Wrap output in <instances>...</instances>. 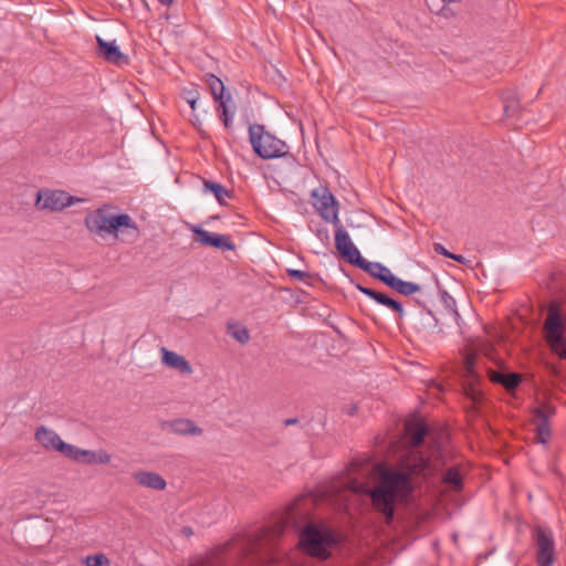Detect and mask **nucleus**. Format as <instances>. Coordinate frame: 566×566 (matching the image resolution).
<instances>
[{"mask_svg":"<svg viewBox=\"0 0 566 566\" xmlns=\"http://www.w3.org/2000/svg\"><path fill=\"white\" fill-rule=\"evenodd\" d=\"M346 488L354 493L368 494L375 510L385 516L386 523H390L397 500L406 496L411 490L410 473L381 469L378 483L374 488L354 478L347 482Z\"/></svg>","mask_w":566,"mask_h":566,"instance_id":"f257e3e1","label":"nucleus"},{"mask_svg":"<svg viewBox=\"0 0 566 566\" xmlns=\"http://www.w3.org/2000/svg\"><path fill=\"white\" fill-rule=\"evenodd\" d=\"M86 229L94 235L106 238L113 235L118 238L119 232L138 237L137 223L127 213H114L111 206H103L88 211L84 219Z\"/></svg>","mask_w":566,"mask_h":566,"instance_id":"f03ea898","label":"nucleus"},{"mask_svg":"<svg viewBox=\"0 0 566 566\" xmlns=\"http://www.w3.org/2000/svg\"><path fill=\"white\" fill-rule=\"evenodd\" d=\"M544 337L552 352L566 359V308L557 301L547 305Z\"/></svg>","mask_w":566,"mask_h":566,"instance_id":"7ed1b4c3","label":"nucleus"},{"mask_svg":"<svg viewBox=\"0 0 566 566\" xmlns=\"http://www.w3.org/2000/svg\"><path fill=\"white\" fill-rule=\"evenodd\" d=\"M249 138L254 153L263 159L280 158L287 154L286 144L265 132L262 125H250Z\"/></svg>","mask_w":566,"mask_h":566,"instance_id":"20e7f679","label":"nucleus"},{"mask_svg":"<svg viewBox=\"0 0 566 566\" xmlns=\"http://www.w3.org/2000/svg\"><path fill=\"white\" fill-rule=\"evenodd\" d=\"M335 537L329 530L307 524L300 535V544L307 554L325 559L329 556V548L335 544Z\"/></svg>","mask_w":566,"mask_h":566,"instance_id":"39448f33","label":"nucleus"},{"mask_svg":"<svg viewBox=\"0 0 566 566\" xmlns=\"http://www.w3.org/2000/svg\"><path fill=\"white\" fill-rule=\"evenodd\" d=\"M85 199L72 196L64 190L41 189L36 193L35 207L39 210L61 211L70 206L83 202Z\"/></svg>","mask_w":566,"mask_h":566,"instance_id":"423d86ee","label":"nucleus"},{"mask_svg":"<svg viewBox=\"0 0 566 566\" xmlns=\"http://www.w3.org/2000/svg\"><path fill=\"white\" fill-rule=\"evenodd\" d=\"M311 196L313 206L321 218L333 226H338L340 221L338 217L339 203L331 190L327 187L319 186L312 190Z\"/></svg>","mask_w":566,"mask_h":566,"instance_id":"0eeeda50","label":"nucleus"},{"mask_svg":"<svg viewBox=\"0 0 566 566\" xmlns=\"http://www.w3.org/2000/svg\"><path fill=\"white\" fill-rule=\"evenodd\" d=\"M534 539L537 547V565L553 566L555 562V542L552 532L543 526H537L534 531Z\"/></svg>","mask_w":566,"mask_h":566,"instance_id":"6e6552de","label":"nucleus"},{"mask_svg":"<svg viewBox=\"0 0 566 566\" xmlns=\"http://www.w3.org/2000/svg\"><path fill=\"white\" fill-rule=\"evenodd\" d=\"M336 228L335 231V247L340 255L350 264L356 265L358 261L361 259L359 250L353 243L349 234L343 228L339 222L338 226H334Z\"/></svg>","mask_w":566,"mask_h":566,"instance_id":"1a4fd4ad","label":"nucleus"},{"mask_svg":"<svg viewBox=\"0 0 566 566\" xmlns=\"http://www.w3.org/2000/svg\"><path fill=\"white\" fill-rule=\"evenodd\" d=\"M66 458L84 464H108L112 455L104 449L86 450L71 444Z\"/></svg>","mask_w":566,"mask_h":566,"instance_id":"9d476101","label":"nucleus"},{"mask_svg":"<svg viewBox=\"0 0 566 566\" xmlns=\"http://www.w3.org/2000/svg\"><path fill=\"white\" fill-rule=\"evenodd\" d=\"M34 439L46 450L57 451L64 457L67 455L71 444L64 442L61 437L45 426L36 428Z\"/></svg>","mask_w":566,"mask_h":566,"instance_id":"9b49d317","label":"nucleus"},{"mask_svg":"<svg viewBox=\"0 0 566 566\" xmlns=\"http://www.w3.org/2000/svg\"><path fill=\"white\" fill-rule=\"evenodd\" d=\"M97 43V54L103 57L106 62L115 64L117 66L127 65L129 59L126 54H124L116 41H105L102 36L96 35Z\"/></svg>","mask_w":566,"mask_h":566,"instance_id":"f8f14e48","label":"nucleus"},{"mask_svg":"<svg viewBox=\"0 0 566 566\" xmlns=\"http://www.w3.org/2000/svg\"><path fill=\"white\" fill-rule=\"evenodd\" d=\"M555 415V407L543 403L533 410L538 441L545 443L551 437L549 418Z\"/></svg>","mask_w":566,"mask_h":566,"instance_id":"ddd939ff","label":"nucleus"},{"mask_svg":"<svg viewBox=\"0 0 566 566\" xmlns=\"http://www.w3.org/2000/svg\"><path fill=\"white\" fill-rule=\"evenodd\" d=\"M193 232L197 237V241L202 245L227 251H232L235 248L230 237L227 234L212 233L199 227H195Z\"/></svg>","mask_w":566,"mask_h":566,"instance_id":"4468645a","label":"nucleus"},{"mask_svg":"<svg viewBox=\"0 0 566 566\" xmlns=\"http://www.w3.org/2000/svg\"><path fill=\"white\" fill-rule=\"evenodd\" d=\"M161 428L179 436H201L203 430L190 419H175L163 423Z\"/></svg>","mask_w":566,"mask_h":566,"instance_id":"2eb2a0df","label":"nucleus"},{"mask_svg":"<svg viewBox=\"0 0 566 566\" xmlns=\"http://www.w3.org/2000/svg\"><path fill=\"white\" fill-rule=\"evenodd\" d=\"M133 479L138 485L156 491H163L167 486L166 480L160 474L151 471H136L133 473Z\"/></svg>","mask_w":566,"mask_h":566,"instance_id":"dca6fc26","label":"nucleus"},{"mask_svg":"<svg viewBox=\"0 0 566 566\" xmlns=\"http://www.w3.org/2000/svg\"><path fill=\"white\" fill-rule=\"evenodd\" d=\"M422 308L413 317V326L419 333H427L438 327V319L433 313L424 306V303L417 300Z\"/></svg>","mask_w":566,"mask_h":566,"instance_id":"f3484780","label":"nucleus"},{"mask_svg":"<svg viewBox=\"0 0 566 566\" xmlns=\"http://www.w3.org/2000/svg\"><path fill=\"white\" fill-rule=\"evenodd\" d=\"M363 271L367 272L369 275L378 279L386 285L389 284L390 279H392L394 274L387 266L382 265L379 262H369L361 256L358 263L355 265Z\"/></svg>","mask_w":566,"mask_h":566,"instance_id":"a211bd4d","label":"nucleus"},{"mask_svg":"<svg viewBox=\"0 0 566 566\" xmlns=\"http://www.w3.org/2000/svg\"><path fill=\"white\" fill-rule=\"evenodd\" d=\"M163 353V364L166 366L178 370L182 375H190L192 374V367L189 364V361L184 357L178 355L175 352L168 350L167 348H161Z\"/></svg>","mask_w":566,"mask_h":566,"instance_id":"6ab92c4d","label":"nucleus"},{"mask_svg":"<svg viewBox=\"0 0 566 566\" xmlns=\"http://www.w3.org/2000/svg\"><path fill=\"white\" fill-rule=\"evenodd\" d=\"M488 374L492 382L502 385L507 391L514 390L522 381L521 375L516 373L504 374L500 370L489 369Z\"/></svg>","mask_w":566,"mask_h":566,"instance_id":"aec40b11","label":"nucleus"},{"mask_svg":"<svg viewBox=\"0 0 566 566\" xmlns=\"http://www.w3.org/2000/svg\"><path fill=\"white\" fill-rule=\"evenodd\" d=\"M474 356L468 355L464 361V377L467 379L469 388L467 389V395L472 398L473 401H476L480 398V391L474 388V384L478 380V374L474 369Z\"/></svg>","mask_w":566,"mask_h":566,"instance_id":"412c9836","label":"nucleus"},{"mask_svg":"<svg viewBox=\"0 0 566 566\" xmlns=\"http://www.w3.org/2000/svg\"><path fill=\"white\" fill-rule=\"evenodd\" d=\"M203 191L212 192L220 205H226V200L232 197V192L219 182L203 179Z\"/></svg>","mask_w":566,"mask_h":566,"instance_id":"4be33fe9","label":"nucleus"},{"mask_svg":"<svg viewBox=\"0 0 566 566\" xmlns=\"http://www.w3.org/2000/svg\"><path fill=\"white\" fill-rule=\"evenodd\" d=\"M388 286L405 296L412 295L421 290L420 285L413 282L403 281L396 275L390 279Z\"/></svg>","mask_w":566,"mask_h":566,"instance_id":"5701e85b","label":"nucleus"},{"mask_svg":"<svg viewBox=\"0 0 566 566\" xmlns=\"http://www.w3.org/2000/svg\"><path fill=\"white\" fill-rule=\"evenodd\" d=\"M442 482L447 489L454 492H459L463 486L462 475L455 467L450 468L444 472Z\"/></svg>","mask_w":566,"mask_h":566,"instance_id":"b1692460","label":"nucleus"},{"mask_svg":"<svg viewBox=\"0 0 566 566\" xmlns=\"http://www.w3.org/2000/svg\"><path fill=\"white\" fill-rule=\"evenodd\" d=\"M408 431L411 434V448L416 449L420 447L428 434V428L422 422H417L412 427H408Z\"/></svg>","mask_w":566,"mask_h":566,"instance_id":"393cba45","label":"nucleus"},{"mask_svg":"<svg viewBox=\"0 0 566 566\" xmlns=\"http://www.w3.org/2000/svg\"><path fill=\"white\" fill-rule=\"evenodd\" d=\"M376 302L396 312L400 318H402L406 314L402 305L398 301L387 296L384 293L379 292L378 296L376 297Z\"/></svg>","mask_w":566,"mask_h":566,"instance_id":"a878e982","label":"nucleus"},{"mask_svg":"<svg viewBox=\"0 0 566 566\" xmlns=\"http://www.w3.org/2000/svg\"><path fill=\"white\" fill-rule=\"evenodd\" d=\"M439 296L440 301L443 304L444 308L448 310L458 322L460 318V314L457 311V302L455 300L443 289L439 287Z\"/></svg>","mask_w":566,"mask_h":566,"instance_id":"bb28decb","label":"nucleus"},{"mask_svg":"<svg viewBox=\"0 0 566 566\" xmlns=\"http://www.w3.org/2000/svg\"><path fill=\"white\" fill-rule=\"evenodd\" d=\"M208 84L214 99H222V97L226 96L224 85L219 77L210 74L208 77Z\"/></svg>","mask_w":566,"mask_h":566,"instance_id":"cd10ccee","label":"nucleus"},{"mask_svg":"<svg viewBox=\"0 0 566 566\" xmlns=\"http://www.w3.org/2000/svg\"><path fill=\"white\" fill-rule=\"evenodd\" d=\"M283 532L282 525H275L274 527H266L261 530L260 535L258 537L259 541H272L274 537H279Z\"/></svg>","mask_w":566,"mask_h":566,"instance_id":"c85d7f7f","label":"nucleus"},{"mask_svg":"<svg viewBox=\"0 0 566 566\" xmlns=\"http://www.w3.org/2000/svg\"><path fill=\"white\" fill-rule=\"evenodd\" d=\"M429 469L430 460L422 454H419L415 463L410 464V471L412 473H424Z\"/></svg>","mask_w":566,"mask_h":566,"instance_id":"c756f323","label":"nucleus"},{"mask_svg":"<svg viewBox=\"0 0 566 566\" xmlns=\"http://www.w3.org/2000/svg\"><path fill=\"white\" fill-rule=\"evenodd\" d=\"M286 272H287L289 276H291L300 282H303L307 285H311L313 282V276L307 272H304L301 270H294V269H287Z\"/></svg>","mask_w":566,"mask_h":566,"instance_id":"7c9ffc66","label":"nucleus"},{"mask_svg":"<svg viewBox=\"0 0 566 566\" xmlns=\"http://www.w3.org/2000/svg\"><path fill=\"white\" fill-rule=\"evenodd\" d=\"M86 566H108L109 560L104 554H94L85 558Z\"/></svg>","mask_w":566,"mask_h":566,"instance_id":"2f4dec72","label":"nucleus"},{"mask_svg":"<svg viewBox=\"0 0 566 566\" xmlns=\"http://www.w3.org/2000/svg\"><path fill=\"white\" fill-rule=\"evenodd\" d=\"M434 251L438 253V254H441L446 258H449L451 260H454L459 263H464L465 262V258L463 255H460V254H454V253H451L450 251H448L442 244L440 243H436L434 244Z\"/></svg>","mask_w":566,"mask_h":566,"instance_id":"473e14b6","label":"nucleus"},{"mask_svg":"<svg viewBox=\"0 0 566 566\" xmlns=\"http://www.w3.org/2000/svg\"><path fill=\"white\" fill-rule=\"evenodd\" d=\"M233 338H235L241 344H244L249 340L250 335L247 328H238L232 333Z\"/></svg>","mask_w":566,"mask_h":566,"instance_id":"72a5a7b5","label":"nucleus"},{"mask_svg":"<svg viewBox=\"0 0 566 566\" xmlns=\"http://www.w3.org/2000/svg\"><path fill=\"white\" fill-rule=\"evenodd\" d=\"M218 103V113L219 115L226 113L229 109V102L231 101V95L228 94L223 96L222 99H214Z\"/></svg>","mask_w":566,"mask_h":566,"instance_id":"f704fd0d","label":"nucleus"},{"mask_svg":"<svg viewBox=\"0 0 566 566\" xmlns=\"http://www.w3.org/2000/svg\"><path fill=\"white\" fill-rule=\"evenodd\" d=\"M517 104L518 103L515 99H512V101L504 99V107L503 108H504L505 115L506 116H511L515 112V109L517 107Z\"/></svg>","mask_w":566,"mask_h":566,"instance_id":"c9c22d12","label":"nucleus"},{"mask_svg":"<svg viewBox=\"0 0 566 566\" xmlns=\"http://www.w3.org/2000/svg\"><path fill=\"white\" fill-rule=\"evenodd\" d=\"M357 290L359 292H361L363 294L367 295L368 297L373 298L374 301H376V297L379 294V292L374 291V290L363 286V285H357Z\"/></svg>","mask_w":566,"mask_h":566,"instance_id":"e433bc0d","label":"nucleus"},{"mask_svg":"<svg viewBox=\"0 0 566 566\" xmlns=\"http://www.w3.org/2000/svg\"><path fill=\"white\" fill-rule=\"evenodd\" d=\"M221 120L223 122V125L227 129L231 127L233 114H230L229 109L226 113H222L219 115Z\"/></svg>","mask_w":566,"mask_h":566,"instance_id":"4c0bfd02","label":"nucleus"},{"mask_svg":"<svg viewBox=\"0 0 566 566\" xmlns=\"http://www.w3.org/2000/svg\"><path fill=\"white\" fill-rule=\"evenodd\" d=\"M199 93L197 91H190L187 96V102L192 109L196 108V103L198 101Z\"/></svg>","mask_w":566,"mask_h":566,"instance_id":"58836bf2","label":"nucleus"},{"mask_svg":"<svg viewBox=\"0 0 566 566\" xmlns=\"http://www.w3.org/2000/svg\"><path fill=\"white\" fill-rule=\"evenodd\" d=\"M297 421H298V420H297L296 418H289V419H285V420H284V424H285V426H292V424L297 423Z\"/></svg>","mask_w":566,"mask_h":566,"instance_id":"ea45409f","label":"nucleus"},{"mask_svg":"<svg viewBox=\"0 0 566 566\" xmlns=\"http://www.w3.org/2000/svg\"><path fill=\"white\" fill-rule=\"evenodd\" d=\"M164 6H170L174 0H158Z\"/></svg>","mask_w":566,"mask_h":566,"instance_id":"a19ab883","label":"nucleus"},{"mask_svg":"<svg viewBox=\"0 0 566 566\" xmlns=\"http://www.w3.org/2000/svg\"><path fill=\"white\" fill-rule=\"evenodd\" d=\"M184 533L187 534V535H190L191 534V530L189 527H185L184 528Z\"/></svg>","mask_w":566,"mask_h":566,"instance_id":"79ce46f5","label":"nucleus"},{"mask_svg":"<svg viewBox=\"0 0 566 566\" xmlns=\"http://www.w3.org/2000/svg\"><path fill=\"white\" fill-rule=\"evenodd\" d=\"M356 411V407H353L350 410H349V415H354Z\"/></svg>","mask_w":566,"mask_h":566,"instance_id":"37998d69","label":"nucleus"}]
</instances>
